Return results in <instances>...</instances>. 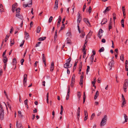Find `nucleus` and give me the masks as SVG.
Wrapping results in <instances>:
<instances>
[{"instance_id":"1","label":"nucleus","mask_w":128,"mask_h":128,"mask_svg":"<svg viewBox=\"0 0 128 128\" xmlns=\"http://www.w3.org/2000/svg\"><path fill=\"white\" fill-rule=\"evenodd\" d=\"M107 117L106 115H105L104 118L102 119V120L100 123V125L103 126L106 123V122L107 120Z\"/></svg>"},{"instance_id":"2","label":"nucleus","mask_w":128,"mask_h":128,"mask_svg":"<svg viewBox=\"0 0 128 128\" xmlns=\"http://www.w3.org/2000/svg\"><path fill=\"white\" fill-rule=\"evenodd\" d=\"M75 74H74L72 77L70 86L72 87L74 85L75 82Z\"/></svg>"},{"instance_id":"3","label":"nucleus","mask_w":128,"mask_h":128,"mask_svg":"<svg viewBox=\"0 0 128 128\" xmlns=\"http://www.w3.org/2000/svg\"><path fill=\"white\" fill-rule=\"evenodd\" d=\"M122 107H123L124 105L126 104V102L124 96L123 94L122 95Z\"/></svg>"},{"instance_id":"4","label":"nucleus","mask_w":128,"mask_h":128,"mask_svg":"<svg viewBox=\"0 0 128 128\" xmlns=\"http://www.w3.org/2000/svg\"><path fill=\"white\" fill-rule=\"evenodd\" d=\"M2 111L0 112V120H3L4 118V110L1 109Z\"/></svg>"},{"instance_id":"5","label":"nucleus","mask_w":128,"mask_h":128,"mask_svg":"<svg viewBox=\"0 0 128 128\" xmlns=\"http://www.w3.org/2000/svg\"><path fill=\"white\" fill-rule=\"evenodd\" d=\"M103 30H102V29L100 28V29L98 36L100 39L101 38V37L102 36V33H103Z\"/></svg>"},{"instance_id":"6","label":"nucleus","mask_w":128,"mask_h":128,"mask_svg":"<svg viewBox=\"0 0 128 128\" xmlns=\"http://www.w3.org/2000/svg\"><path fill=\"white\" fill-rule=\"evenodd\" d=\"M27 75L26 74H24V86H26V82L27 81Z\"/></svg>"},{"instance_id":"7","label":"nucleus","mask_w":128,"mask_h":128,"mask_svg":"<svg viewBox=\"0 0 128 128\" xmlns=\"http://www.w3.org/2000/svg\"><path fill=\"white\" fill-rule=\"evenodd\" d=\"M128 85V81L127 79L124 82L123 85V88L125 89H126Z\"/></svg>"},{"instance_id":"8","label":"nucleus","mask_w":128,"mask_h":128,"mask_svg":"<svg viewBox=\"0 0 128 128\" xmlns=\"http://www.w3.org/2000/svg\"><path fill=\"white\" fill-rule=\"evenodd\" d=\"M17 4L16 3H14L12 5V10L13 12H14L15 11V9L17 7Z\"/></svg>"},{"instance_id":"9","label":"nucleus","mask_w":128,"mask_h":128,"mask_svg":"<svg viewBox=\"0 0 128 128\" xmlns=\"http://www.w3.org/2000/svg\"><path fill=\"white\" fill-rule=\"evenodd\" d=\"M84 20L88 26H91L87 18H84Z\"/></svg>"},{"instance_id":"10","label":"nucleus","mask_w":128,"mask_h":128,"mask_svg":"<svg viewBox=\"0 0 128 128\" xmlns=\"http://www.w3.org/2000/svg\"><path fill=\"white\" fill-rule=\"evenodd\" d=\"M69 64H68V63H66L64 64V68H70L72 66V64H71V66H69Z\"/></svg>"},{"instance_id":"11","label":"nucleus","mask_w":128,"mask_h":128,"mask_svg":"<svg viewBox=\"0 0 128 128\" xmlns=\"http://www.w3.org/2000/svg\"><path fill=\"white\" fill-rule=\"evenodd\" d=\"M32 0H30V4H23V6L24 7L26 8L27 6H28V7H30L32 5Z\"/></svg>"},{"instance_id":"12","label":"nucleus","mask_w":128,"mask_h":128,"mask_svg":"<svg viewBox=\"0 0 128 128\" xmlns=\"http://www.w3.org/2000/svg\"><path fill=\"white\" fill-rule=\"evenodd\" d=\"M107 20L106 18H104L102 21L101 22V24L102 25H103L104 24H106L107 22Z\"/></svg>"},{"instance_id":"13","label":"nucleus","mask_w":128,"mask_h":128,"mask_svg":"<svg viewBox=\"0 0 128 128\" xmlns=\"http://www.w3.org/2000/svg\"><path fill=\"white\" fill-rule=\"evenodd\" d=\"M16 126L18 128H23V126L22 124H18V121H17L16 122Z\"/></svg>"},{"instance_id":"14","label":"nucleus","mask_w":128,"mask_h":128,"mask_svg":"<svg viewBox=\"0 0 128 128\" xmlns=\"http://www.w3.org/2000/svg\"><path fill=\"white\" fill-rule=\"evenodd\" d=\"M110 9L111 8L110 6H109L107 7L105 10L103 12L104 14H105V13L106 12H108L110 10Z\"/></svg>"},{"instance_id":"15","label":"nucleus","mask_w":128,"mask_h":128,"mask_svg":"<svg viewBox=\"0 0 128 128\" xmlns=\"http://www.w3.org/2000/svg\"><path fill=\"white\" fill-rule=\"evenodd\" d=\"M16 17H18L19 18H20L21 20H22V18H23V16L21 14H20V13L16 14Z\"/></svg>"},{"instance_id":"16","label":"nucleus","mask_w":128,"mask_h":128,"mask_svg":"<svg viewBox=\"0 0 128 128\" xmlns=\"http://www.w3.org/2000/svg\"><path fill=\"white\" fill-rule=\"evenodd\" d=\"M54 62H52L50 67V71L52 72L54 69Z\"/></svg>"},{"instance_id":"17","label":"nucleus","mask_w":128,"mask_h":128,"mask_svg":"<svg viewBox=\"0 0 128 128\" xmlns=\"http://www.w3.org/2000/svg\"><path fill=\"white\" fill-rule=\"evenodd\" d=\"M83 77H80V85L82 87L83 86Z\"/></svg>"},{"instance_id":"18","label":"nucleus","mask_w":128,"mask_h":128,"mask_svg":"<svg viewBox=\"0 0 128 128\" xmlns=\"http://www.w3.org/2000/svg\"><path fill=\"white\" fill-rule=\"evenodd\" d=\"M3 57L4 58L3 60V62L4 63V64H7V62L8 61V59L6 56L5 57Z\"/></svg>"},{"instance_id":"19","label":"nucleus","mask_w":128,"mask_h":128,"mask_svg":"<svg viewBox=\"0 0 128 128\" xmlns=\"http://www.w3.org/2000/svg\"><path fill=\"white\" fill-rule=\"evenodd\" d=\"M99 92L98 91H97L94 96V99L95 100H96V99L97 97L99 95Z\"/></svg>"},{"instance_id":"20","label":"nucleus","mask_w":128,"mask_h":128,"mask_svg":"<svg viewBox=\"0 0 128 128\" xmlns=\"http://www.w3.org/2000/svg\"><path fill=\"white\" fill-rule=\"evenodd\" d=\"M13 62V65H16L17 63V61L16 60V58H14L13 60H12Z\"/></svg>"},{"instance_id":"21","label":"nucleus","mask_w":128,"mask_h":128,"mask_svg":"<svg viewBox=\"0 0 128 128\" xmlns=\"http://www.w3.org/2000/svg\"><path fill=\"white\" fill-rule=\"evenodd\" d=\"M114 64V61L113 60H112V61L111 62L108 64L109 66L110 67H112V66Z\"/></svg>"},{"instance_id":"22","label":"nucleus","mask_w":128,"mask_h":128,"mask_svg":"<svg viewBox=\"0 0 128 128\" xmlns=\"http://www.w3.org/2000/svg\"><path fill=\"white\" fill-rule=\"evenodd\" d=\"M25 38H26V40H27L28 38V37H29V36L28 34V33L26 32H25Z\"/></svg>"},{"instance_id":"23","label":"nucleus","mask_w":128,"mask_h":128,"mask_svg":"<svg viewBox=\"0 0 128 128\" xmlns=\"http://www.w3.org/2000/svg\"><path fill=\"white\" fill-rule=\"evenodd\" d=\"M81 20V17L80 16H78L77 19V23H79L80 22Z\"/></svg>"},{"instance_id":"24","label":"nucleus","mask_w":128,"mask_h":128,"mask_svg":"<svg viewBox=\"0 0 128 128\" xmlns=\"http://www.w3.org/2000/svg\"><path fill=\"white\" fill-rule=\"evenodd\" d=\"M46 37L45 36L43 37H41L40 38L38 39V40L39 41H42L46 39Z\"/></svg>"},{"instance_id":"25","label":"nucleus","mask_w":128,"mask_h":128,"mask_svg":"<svg viewBox=\"0 0 128 128\" xmlns=\"http://www.w3.org/2000/svg\"><path fill=\"white\" fill-rule=\"evenodd\" d=\"M20 8H18L16 10V14H18L20 13Z\"/></svg>"},{"instance_id":"26","label":"nucleus","mask_w":128,"mask_h":128,"mask_svg":"<svg viewBox=\"0 0 128 128\" xmlns=\"http://www.w3.org/2000/svg\"><path fill=\"white\" fill-rule=\"evenodd\" d=\"M124 19H122L121 20V23L122 24V26L124 28Z\"/></svg>"},{"instance_id":"27","label":"nucleus","mask_w":128,"mask_h":128,"mask_svg":"<svg viewBox=\"0 0 128 128\" xmlns=\"http://www.w3.org/2000/svg\"><path fill=\"white\" fill-rule=\"evenodd\" d=\"M3 6L2 4H1L0 5V10L1 12H4V9L2 8Z\"/></svg>"},{"instance_id":"28","label":"nucleus","mask_w":128,"mask_h":128,"mask_svg":"<svg viewBox=\"0 0 128 128\" xmlns=\"http://www.w3.org/2000/svg\"><path fill=\"white\" fill-rule=\"evenodd\" d=\"M24 103L26 105V107H27V108H28V100L27 99H26L25 101H24Z\"/></svg>"},{"instance_id":"29","label":"nucleus","mask_w":128,"mask_h":128,"mask_svg":"<svg viewBox=\"0 0 128 128\" xmlns=\"http://www.w3.org/2000/svg\"><path fill=\"white\" fill-rule=\"evenodd\" d=\"M41 30V28L40 26H38L37 30V32L38 33L40 32Z\"/></svg>"},{"instance_id":"30","label":"nucleus","mask_w":128,"mask_h":128,"mask_svg":"<svg viewBox=\"0 0 128 128\" xmlns=\"http://www.w3.org/2000/svg\"><path fill=\"white\" fill-rule=\"evenodd\" d=\"M124 116L125 120V122H127L128 120V117L127 116H126V114H124Z\"/></svg>"},{"instance_id":"31","label":"nucleus","mask_w":128,"mask_h":128,"mask_svg":"<svg viewBox=\"0 0 128 128\" xmlns=\"http://www.w3.org/2000/svg\"><path fill=\"white\" fill-rule=\"evenodd\" d=\"M57 30H56L54 34V39L55 40H56V39L57 38Z\"/></svg>"},{"instance_id":"32","label":"nucleus","mask_w":128,"mask_h":128,"mask_svg":"<svg viewBox=\"0 0 128 128\" xmlns=\"http://www.w3.org/2000/svg\"><path fill=\"white\" fill-rule=\"evenodd\" d=\"M104 48L103 47H102L101 49L99 50L98 52H102L104 51Z\"/></svg>"},{"instance_id":"33","label":"nucleus","mask_w":128,"mask_h":128,"mask_svg":"<svg viewBox=\"0 0 128 128\" xmlns=\"http://www.w3.org/2000/svg\"><path fill=\"white\" fill-rule=\"evenodd\" d=\"M66 42H67V44H71V41H70V39L69 38H67Z\"/></svg>"},{"instance_id":"34","label":"nucleus","mask_w":128,"mask_h":128,"mask_svg":"<svg viewBox=\"0 0 128 128\" xmlns=\"http://www.w3.org/2000/svg\"><path fill=\"white\" fill-rule=\"evenodd\" d=\"M58 8V4H55L54 6V9L55 10H56Z\"/></svg>"},{"instance_id":"35","label":"nucleus","mask_w":128,"mask_h":128,"mask_svg":"<svg viewBox=\"0 0 128 128\" xmlns=\"http://www.w3.org/2000/svg\"><path fill=\"white\" fill-rule=\"evenodd\" d=\"M53 19V17L52 16H50L48 20V22L50 23L51 22Z\"/></svg>"},{"instance_id":"36","label":"nucleus","mask_w":128,"mask_h":128,"mask_svg":"<svg viewBox=\"0 0 128 128\" xmlns=\"http://www.w3.org/2000/svg\"><path fill=\"white\" fill-rule=\"evenodd\" d=\"M71 58H69L67 60H66V62L68 63V64H70V62L71 61Z\"/></svg>"},{"instance_id":"37","label":"nucleus","mask_w":128,"mask_h":128,"mask_svg":"<svg viewBox=\"0 0 128 128\" xmlns=\"http://www.w3.org/2000/svg\"><path fill=\"white\" fill-rule=\"evenodd\" d=\"M85 35V33L84 32H82L80 36L82 37V38H84V36Z\"/></svg>"},{"instance_id":"38","label":"nucleus","mask_w":128,"mask_h":128,"mask_svg":"<svg viewBox=\"0 0 128 128\" xmlns=\"http://www.w3.org/2000/svg\"><path fill=\"white\" fill-rule=\"evenodd\" d=\"M120 60L122 61H123L124 59V55L123 54H122L121 55L120 57Z\"/></svg>"},{"instance_id":"39","label":"nucleus","mask_w":128,"mask_h":128,"mask_svg":"<svg viewBox=\"0 0 128 128\" xmlns=\"http://www.w3.org/2000/svg\"><path fill=\"white\" fill-rule=\"evenodd\" d=\"M81 95V93L80 92H78L77 96L78 97H80Z\"/></svg>"},{"instance_id":"40","label":"nucleus","mask_w":128,"mask_h":128,"mask_svg":"<svg viewBox=\"0 0 128 128\" xmlns=\"http://www.w3.org/2000/svg\"><path fill=\"white\" fill-rule=\"evenodd\" d=\"M41 43V42H40L37 43L36 44V45L35 46V47H37L38 46H39V44H40Z\"/></svg>"},{"instance_id":"41","label":"nucleus","mask_w":128,"mask_h":128,"mask_svg":"<svg viewBox=\"0 0 128 128\" xmlns=\"http://www.w3.org/2000/svg\"><path fill=\"white\" fill-rule=\"evenodd\" d=\"M65 27V24H63L60 30H62Z\"/></svg>"},{"instance_id":"42","label":"nucleus","mask_w":128,"mask_h":128,"mask_svg":"<svg viewBox=\"0 0 128 128\" xmlns=\"http://www.w3.org/2000/svg\"><path fill=\"white\" fill-rule=\"evenodd\" d=\"M90 67L89 66H87V69L86 70V74H88V72L89 71Z\"/></svg>"},{"instance_id":"43","label":"nucleus","mask_w":128,"mask_h":128,"mask_svg":"<svg viewBox=\"0 0 128 128\" xmlns=\"http://www.w3.org/2000/svg\"><path fill=\"white\" fill-rule=\"evenodd\" d=\"M61 20H62L60 16H59V18H58V23L59 24V23H60V22H61Z\"/></svg>"},{"instance_id":"44","label":"nucleus","mask_w":128,"mask_h":128,"mask_svg":"<svg viewBox=\"0 0 128 128\" xmlns=\"http://www.w3.org/2000/svg\"><path fill=\"white\" fill-rule=\"evenodd\" d=\"M86 51H84L83 54V58H85L86 56Z\"/></svg>"},{"instance_id":"45","label":"nucleus","mask_w":128,"mask_h":128,"mask_svg":"<svg viewBox=\"0 0 128 128\" xmlns=\"http://www.w3.org/2000/svg\"><path fill=\"white\" fill-rule=\"evenodd\" d=\"M86 4L85 3L84 4V6H83V12H84V10L86 8Z\"/></svg>"},{"instance_id":"46","label":"nucleus","mask_w":128,"mask_h":128,"mask_svg":"<svg viewBox=\"0 0 128 128\" xmlns=\"http://www.w3.org/2000/svg\"><path fill=\"white\" fill-rule=\"evenodd\" d=\"M42 60L43 61L46 60L44 56V54H42Z\"/></svg>"},{"instance_id":"47","label":"nucleus","mask_w":128,"mask_h":128,"mask_svg":"<svg viewBox=\"0 0 128 128\" xmlns=\"http://www.w3.org/2000/svg\"><path fill=\"white\" fill-rule=\"evenodd\" d=\"M95 115V114L94 113H93L92 114V115H91V118H90V120H92L93 118H94V116Z\"/></svg>"},{"instance_id":"48","label":"nucleus","mask_w":128,"mask_h":128,"mask_svg":"<svg viewBox=\"0 0 128 128\" xmlns=\"http://www.w3.org/2000/svg\"><path fill=\"white\" fill-rule=\"evenodd\" d=\"M52 115L53 116H52V118L53 119L54 117V115H55V112H54V110H53L52 112Z\"/></svg>"},{"instance_id":"49","label":"nucleus","mask_w":128,"mask_h":128,"mask_svg":"<svg viewBox=\"0 0 128 128\" xmlns=\"http://www.w3.org/2000/svg\"><path fill=\"white\" fill-rule=\"evenodd\" d=\"M9 37V36H8L7 35L6 36L5 39V42H6L8 40V38Z\"/></svg>"},{"instance_id":"50","label":"nucleus","mask_w":128,"mask_h":128,"mask_svg":"<svg viewBox=\"0 0 128 128\" xmlns=\"http://www.w3.org/2000/svg\"><path fill=\"white\" fill-rule=\"evenodd\" d=\"M82 62H81L80 63L79 68H82Z\"/></svg>"},{"instance_id":"51","label":"nucleus","mask_w":128,"mask_h":128,"mask_svg":"<svg viewBox=\"0 0 128 128\" xmlns=\"http://www.w3.org/2000/svg\"><path fill=\"white\" fill-rule=\"evenodd\" d=\"M12 41L11 40L10 41V42H11L10 44V46H12V45H14V41H13V42H12Z\"/></svg>"},{"instance_id":"52","label":"nucleus","mask_w":128,"mask_h":128,"mask_svg":"<svg viewBox=\"0 0 128 128\" xmlns=\"http://www.w3.org/2000/svg\"><path fill=\"white\" fill-rule=\"evenodd\" d=\"M24 60L23 59H22L21 60L20 62L21 63L22 65L23 64V63L24 62Z\"/></svg>"},{"instance_id":"53","label":"nucleus","mask_w":128,"mask_h":128,"mask_svg":"<svg viewBox=\"0 0 128 128\" xmlns=\"http://www.w3.org/2000/svg\"><path fill=\"white\" fill-rule=\"evenodd\" d=\"M84 115L85 116H87L88 115V113L86 111H84Z\"/></svg>"},{"instance_id":"54","label":"nucleus","mask_w":128,"mask_h":128,"mask_svg":"<svg viewBox=\"0 0 128 128\" xmlns=\"http://www.w3.org/2000/svg\"><path fill=\"white\" fill-rule=\"evenodd\" d=\"M69 94H67L66 99V100H68L69 98Z\"/></svg>"},{"instance_id":"55","label":"nucleus","mask_w":128,"mask_h":128,"mask_svg":"<svg viewBox=\"0 0 128 128\" xmlns=\"http://www.w3.org/2000/svg\"><path fill=\"white\" fill-rule=\"evenodd\" d=\"M23 42L21 44H20V47H22L23 46V45L24 44V40H22Z\"/></svg>"},{"instance_id":"56","label":"nucleus","mask_w":128,"mask_h":128,"mask_svg":"<svg viewBox=\"0 0 128 128\" xmlns=\"http://www.w3.org/2000/svg\"><path fill=\"white\" fill-rule=\"evenodd\" d=\"M77 113H80V107H78L77 110Z\"/></svg>"},{"instance_id":"57","label":"nucleus","mask_w":128,"mask_h":128,"mask_svg":"<svg viewBox=\"0 0 128 128\" xmlns=\"http://www.w3.org/2000/svg\"><path fill=\"white\" fill-rule=\"evenodd\" d=\"M94 56H91L90 58V60H93L94 59Z\"/></svg>"},{"instance_id":"58","label":"nucleus","mask_w":128,"mask_h":128,"mask_svg":"<svg viewBox=\"0 0 128 128\" xmlns=\"http://www.w3.org/2000/svg\"><path fill=\"white\" fill-rule=\"evenodd\" d=\"M125 69L126 71L128 72V66H127V65L125 66Z\"/></svg>"},{"instance_id":"59","label":"nucleus","mask_w":128,"mask_h":128,"mask_svg":"<svg viewBox=\"0 0 128 128\" xmlns=\"http://www.w3.org/2000/svg\"><path fill=\"white\" fill-rule=\"evenodd\" d=\"M106 40L104 38H103L102 39V42L104 43H105L106 42Z\"/></svg>"},{"instance_id":"60","label":"nucleus","mask_w":128,"mask_h":128,"mask_svg":"<svg viewBox=\"0 0 128 128\" xmlns=\"http://www.w3.org/2000/svg\"><path fill=\"white\" fill-rule=\"evenodd\" d=\"M13 30H14V28H13V27L12 26L11 27V28L10 29V33H11V32H12L13 31Z\"/></svg>"},{"instance_id":"61","label":"nucleus","mask_w":128,"mask_h":128,"mask_svg":"<svg viewBox=\"0 0 128 128\" xmlns=\"http://www.w3.org/2000/svg\"><path fill=\"white\" fill-rule=\"evenodd\" d=\"M6 50L4 52H3V54H2V56L3 57H5V56H4L5 55V54H6Z\"/></svg>"},{"instance_id":"62","label":"nucleus","mask_w":128,"mask_h":128,"mask_svg":"<svg viewBox=\"0 0 128 128\" xmlns=\"http://www.w3.org/2000/svg\"><path fill=\"white\" fill-rule=\"evenodd\" d=\"M38 63V62L36 61L34 64V67H36L37 66V64Z\"/></svg>"},{"instance_id":"63","label":"nucleus","mask_w":128,"mask_h":128,"mask_svg":"<svg viewBox=\"0 0 128 128\" xmlns=\"http://www.w3.org/2000/svg\"><path fill=\"white\" fill-rule=\"evenodd\" d=\"M18 115L19 116H21V117H22V115L21 114V113L20 111H18Z\"/></svg>"},{"instance_id":"64","label":"nucleus","mask_w":128,"mask_h":128,"mask_svg":"<svg viewBox=\"0 0 128 128\" xmlns=\"http://www.w3.org/2000/svg\"><path fill=\"white\" fill-rule=\"evenodd\" d=\"M92 52L93 53V54H92L91 56H94L96 54V52L95 51L93 50L92 51Z\"/></svg>"}]
</instances>
